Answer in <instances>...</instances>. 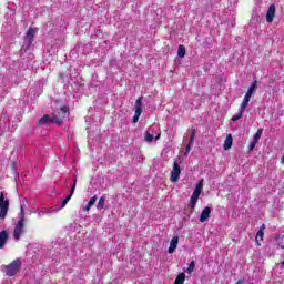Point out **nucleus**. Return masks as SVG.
Segmentation results:
<instances>
[{
    "mask_svg": "<svg viewBox=\"0 0 284 284\" xmlns=\"http://www.w3.org/2000/svg\"><path fill=\"white\" fill-rule=\"evenodd\" d=\"M74 190H77V179L73 181V185L71 186L69 195L62 201L61 206L57 210L58 212L59 210H63V207L68 205V203L70 202V199H72V194H74Z\"/></svg>",
    "mask_w": 284,
    "mask_h": 284,
    "instance_id": "9",
    "label": "nucleus"
},
{
    "mask_svg": "<svg viewBox=\"0 0 284 284\" xmlns=\"http://www.w3.org/2000/svg\"><path fill=\"white\" fill-rule=\"evenodd\" d=\"M261 136H263V129H258L257 132L253 136V141H261Z\"/></svg>",
    "mask_w": 284,
    "mask_h": 284,
    "instance_id": "21",
    "label": "nucleus"
},
{
    "mask_svg": "<svg viewBox=\"0 0 284 284\" xmlns=\"http://www.w3.org/2000/svg\"><path fill=\"white\" fill-rule=\"evenodd\" d=\"M192 145H194V132L190 136V142L186 146V152H190V150L192 149Z\"/></svg>",
    "mask_w": 284,
    "mask_h": 284,
    "instance_id": "25",
    "label": "nucleus"
},
{
    "mask_svg": "<svg viewBox=\"0 0 284 284\" xmlns=\"http://www.w3.org/2000/svg\"><path fill=\"white\" fill-rule=\"evenodd\" d=\"M21 270V260H14L9 265L6 266L7 276H16V274Z\"/></svg>",
    "mask_w": 284,
    "mask_h": 284,
    "instance_id": "5",
    "label": "nucleus"
},
{
    "mask_svg": "<svg viewBox=\"0 0 284 284\" xmlns=\"http://www.w3.org/2000/svg\"><path fill=\"white\" fill-rule=\"evenodd\" d=\"M178 57H180V59H183V57H185V47H183V45L179 47Z\"/></svg>",
    "mask_w": 284,
    "mask_h": 284,
    "instance_id": "24",
    "label": "nucleus"
},
{
    "mask_svg": "<svg viewBox=\"0 0 284 284\" xmlns=\"http://www.w3.org/2000/svg\"><path fill=\"white\" fill-rule=\"evenodd\" d=\"M145 141H148L149 143H152V141H154V135L150 132L145 133Z\"/></svg>",
    "mask_w": 284,
    "mask_h": 284,
    "instance_id": "26",
    "label": "nucleus"
},
{
    "mask_svg": "<svg viewBox=\"0 0 284 284\" xmlns=\"http://www.w3.org/2000/svg\"><path fill=\"white\" fill-rule=\"evenodd\" d=\"M97 203V195L91 197L88 205L84 206V212H90V207Z\"/></svg>",
    "mask_w": 284,
    "mask_h": 284,
    "instance_id": "18",
    "label": "nucleus"
},
{
    "mask_svg": "<svg viewBox=\"0 0 284 284\" xmlns=\"http://www.w3.org/2000/svg\"><path fill=\"white\" fill-rule=\"evenodd\" d=\"M233 141L234 140L232 139V136L227 135L225 141H224V145H223L224 150H230V148H232Z\"/></svg>",
    "mask_w": 284,
    "mask_h": 284,
    "instance_id": "17",
    "label": "nucleus"
},
{
    "mask_svg": "<svg viewBox=\"0 0 284 284\" xmlns=\"http://www.w3.org/2000/svg\"><path fill=\"white\" fill-rule=\"evenodd\" d=\"M179 176H181V165H179V162L174 161L170 181L172 183H176V181H179Z\"/></svg>",
    "mask_w": 284,
    "mask_h": 284,
    "instance_id": "7",
    "label": "nucleus"
},
{
    "mask_svg": "<svg viewBox=\"0 0 284 284\" xmlns=\"http://www.w3.org/2000/svg\"><path fill=\"white\" fill-rule=\"evenodd\" d=\"M143 102H142V98H139L135 101V108H134V116H133V123H138L139 122V118L141 116V113L143 112Z\"/></svg>",
    "mask_w": 284,
    "mask_h": 284,
    "instance_id": "8",
    "label": "nucleus"
},
{
    "mask_svg": "<svg viewBox=\"0 0 284 284\" xmlns=\"http://www.w3.org/2000/svg\"><path fill=\"white\" fill-rule=\"evenodd\" d=\"M275 14H276V7L274 4H271L266 12V21L268 23H272V21H274Z\"/></svg>",
    "mask_w": 284,
    "mask_h": 284,
    "instance_id": "11",
    "label": "nucleus"
},
{
    "mask_svg": "<svg viewBox=\"0 0 284 284\" xmlns=\"http://www.w3.org/2000/svg\"><path fill=\"white\" fill-rule=\"evenodd\" d=\"M203 179L200 180V182L196 184L193 194L190 200L189 207L191 209V212H194L196 207V203H199V197L201 196V193L203 192Z\"/></svg>",
    "mask_w": 284,
    "mask_h": 284,
    "instance_id": "2",
    "label": "nucleus"
},
{
    "mask_svg": "<svg viewBox=\"0 0 284 284\" xmlns=\"http://www.w3.org/2000/svg\"><path fill=\"white\" fill-rule=\"evenodd\" d=\"M247 108H243V104L240 105L239 112L231 119V121L236 122L239 119H243V112H245Z\"/></svg>",
    "mask_w": 284,
    "mask_h": 284,
    "instance_id": "15",
    "label": "nucleus"
},
{
    "mask_svg": "<svg viewBox=\"0 0 284 284\" xmlns=\"http://www.w3.org/2000/svg\"><path fill=\"white\" fill-rule=\"evenodd\" d=\"M236 284H243V280H240Z\"/></svg>",
    "mask_w": 284,
    "mask_h": 284,
    "instance_id": "31",
    "label": "nucleus"
},
{
    "mask_svg": "<svg viewBox=\"0 0 284 284\" xmlns=\"http://www.w3.org/2000/svg\"><path fill=\"white\" fill-rule=\"evenodd\" d=\"M255 90H256V81H254V83H252L251 87L248 88L242 101V109L247 108V105H250V99H252V94H254Z\"/></svg>",
    "mask_w": 284,
    "mask_h": 284,
    "instance_id": "6",
    "label": "nucleus"
},
{
    "mask_svg": "<svg viewBox=\"0 0 284 284\" xmlns=\"http://www.w3.org/2000/svg\"><path fill=\"white\" fill-rule=\"evenodd\" d=\"M103 207H105V196H101L97 205L98 210H103Z\"/></svg>",
    "mask_w": 284,
    "mask_h": 284,
    "instance_id": "20",
    "label": "nucleus"
},
{
    "mask_svg": "<svg viewBox=\"0 0 284 284\" xmlns=\"http://www.w3.org/2000/svg\"><path fill=\"white\" fill-rule=\"evenodd\" d=\"M263 236H265V232L258 231L256 234V237H255L257 245H261V243H258V241H263Z\"/></svg>",
    "mask_w": 284,
    "mask_h": 284,
    "instance_id": "23",
    "label": "nucleus"
},
{
    "mask_svg": "<svg viewBox=\"0 0 284 284\" xmlns=\"http://www.w3.org/2000/svg\"><path fill=\"white\" fill-rule=\"evenodd\" d=\"M44 214H50L48 211H39L38 212V217L41 219V216H44Z\"/></svg>",
    "mask_w": 284,
    "mask_h": 284,
    "instance_id": "28",
    "label": "nucleus"
},
{
    "mask_svg": "<svg viewBox=\"0 0 284 284\" xmlns=\"http://www.w3.org/2000/svg\"><path fill=\"white\" fill-rule=\"evenodd\" d=\"M258 232H265V224H262Z\"/></svg>",
    "mask_w": 284,
    "mask_h": 284,
    "instance_id": "29",
    "label": "nucleus"
},
{
    "mask_svg": "<svg viewBox=\"0 0 284 284\" xmlns=\"http://www.w3.org/2000/svg\"><path fill=\"white\" fill-rule=\"evenodd\" d=\"M34 34H37V29H29L27 31V36L24 38V41L28 43V45H31L34 41Z\"/></svg>",
    "mask_w": 284,
    "mask_h": 284,
    "instance_id": "12",
    "label": "nucleus"
},
{
    "mask_svg": "<svg viewBox=\"0 0 284 284\" xmlns=\"http://www.w3.org/2000/svg\"><path fill=\"white\" fill-rule=\"evenodd\" d=\"M282 163H284V155H283V158H282Z\"/></svg>",
    "mask_w": 284,
    "mask_h": 284,
    "instance_id": "32",
    "label": "nucleus"
},
{
    "mask_svg": "<svg viewBox=\"0 0 284 284\" xmlns=\"http://www.w3.org/2000/svg\"><path fill=\"white\" fill-rule=\"evenodd\" d=\"M194 267H196V263L194 261H191V263L189 264L187 268H186V274H192V272H194Z\"/></svg>",
    "mask_w": 284,
    "mask_h": 284,
    "instance_id": "22",
    "label": "nucleus"
},
{
    "mask_svg": "<svg viewBox=\"0 0 284 284\" xmlns=\"http://www.w3.org/2000/svg\"><path fill=\"white\" fill-rule=\"evenodd\" d=\"M176 247H179V236H174L171 242H170V246H169V254H174V252H176Z\"/></svg>",
    "mask_w": 284,
    "mask_h": 284,
    "instance_id": "13",
    "label": "nucleus"
},
{
    "mask_svg": "<svg viewBox=\"0 0 284 284\" xmlns=\"http://www.w3.org/2000/svg\"><path fill=\"white\" fill-rule=\"evenodd\" d=\"M185 283V273H180L176 278L174 284H183Z\"/></svg>",
    "mask_w": 284,
    "mask_h": 284,
    "instance_id": "19",
    "label": "nucleus"
},
{
    "mask_svg": "<svg viewBox=\"0 0 284 284\" xmlns=\"http://www.w3.org/2000/svg\"><path fill=\"white\" fill-rule=\"evenodd\" d=\"M70 114L68 106H61L60 110L52 116V123L61 125L63 120Z\"/></svg>",
    "mask_w": 284,
    "mask_h": 284,
    "instance_id": "4",
    "label": "nucleus"
},
{
    "mask_svg": "<svg viewBox=\"0 0 284 284\" xmlns=\"http://www.w3.org/2000/svg\"><path fill=\"white\" fill-rule=\"evenodd\" d=\"M49 123H52V118H50V115H44L39 120L38 125L39 128H43V125H48Z\"/></svg>",
    "mask_w": 284,
    "mask_h": 284,
    "instance_id": "16",
    "label": "nucleus"
},
{
    "mask_svg": "<svg viewBox=\"0 0 284 284\" xmlns=\"http://www.w3.org/2000/svg\"><path fill=\"white\" fill-rule=\"evenodd\" d=\"M282 247V250H284V246H281Z\"/></svg>",
    "mask_w": 284,
    "mask_h": 284,
    "instance_id": "33",
    "label": "nucleus"
},
{
    "mask_svg": "<svg viewBox=\"0 0 284 284\" xmlns=\"http://www.w3.org/2000/svg\"><path fill=\"white\" fill-rule=\"evenodd\" d=\"M210 214H212V207L210 206L204 207L200 214V223H205V221H209Z\"/></svg>",
    "mask_w": 284,
    "mask_h": 284,
    "instance_id": "10",
    "label": "nucleus"
},
{
    "mask_svg": "<svg viewBox=\"0 0 284 284\" xmlns=\"http://www.w3.org/2000/svg\"><path fill=\"white\" fill-rule=\"evenodd\" d=\"M161 139V134L158 133L156 136H155V141H159Z\"/></svg>",
    "mask_w": 284,
    "mask_h": 284,
    "instance_id": "30",
    "label": "nucleus"
},
{
    "mask_svg": "<svg viewBox=\"0 0 284 284\" xmlns=\"http://www.w3.org/2000/svg\"><path fill=\"white\" fill-rule=\"evenodd\" d=\"M26 213L23 212V206L20 207V220L17 222L13 230V239L14 241H19L21 235L23 234L26 227Z\"/></svg>",
    "mask_w": 284,
    "mask_h": 284,
    "instance_id": "1",
    "label": "nucleus"
},
{
    "mask_svg": "<svg viewBox=\"0 0 284 284\" xmlns=\"http://www.w3.org/2000/svg\"><path fill=\"white\" fill-rule=\"evenodd\" d=\"M6 243H8V232L2 231L0 232V250H3Z\"/></svg>",
    "mask_w": 284,
    "mask_h": 284,
    "instance_id": "14",
    "label": "nucleus"
},
{
    "mask_svg": "<svg viewBox=\"0 0 284 284\" xmlns=\"http://www.w3.org/2000/svg\"><path fill=\"white\" fill-rule=\"evenodd\" d=\"M8 210H10V199L0 193V219L3 221L8 216Z\"/></svg>",
    "mask_w": 284,
    "mask_h": 284,
    "instance_id": "3",
    "label": "nucleus"
},
{
    "mask_svg": "<svg viewBox=\"0 0 284 284\" xmlns=\"http://www.w3.org/2000/svg\"><path fill=\"white\" fill-rule=\"evenodd\" d=\"M256 143H258V142H256V140L251 141V143L248 145L251 152H252V150H254V148H256Z\"/></svg>",
    "mask_w": 284,
    "mask_h": 284,
    "instance_id": "27",
    "label": "nucleus"
}]
</instances>
